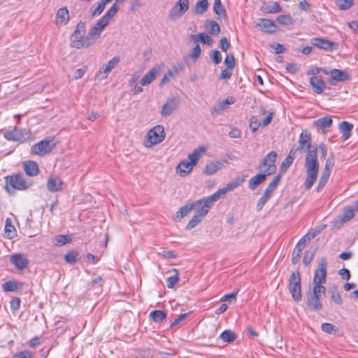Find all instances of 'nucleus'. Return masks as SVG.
I'll return each instance as SVG.
<instances>
[{
    "label": "nucleus",
    "mask_w": 358,
    "mask_h": 358,
    "mask_svg": "<svg viewBox=\"0 0 358 358\" xmlns=\"http://www.w3.org/2000/svg\"><path fill=\"white\" fill-rule=\"evenodd\" d=\"M297 151L304 152V168L306 178L304 183L305 188L310 189L318 176L320 164L317 158V149L312 146L311 135L307 131H303L299 139V146L296 149L292 148L280 166V172L283 173L291 166L295 158Z\"/></svg>",
    "instance_id": "f257e3e1"
},
{
    "label": "nucleus",
    "mask_w": 358,
    "mask_h": 358,
    "mask_svg": "<svg viewBox=\"0 0 358 358\" xmlns=\"http://www.w3.org/2000/svg\"><path fill=\"white\" fill-rule=\"evenodd\" d=\"M205 152L206 149L203 147L194 149L192 153L187 155V159L182 160L178 164L176 168V173L180 177L189 175Z\"/></svg>",
    "instance_id": "f03ea898"
},
{
    "label": "nucleus",
    "mask_w": 358,
    "mask_h": 358,
    "mask_svg": "<svg viewBox=\"0 0 358 358\" xmlns=\"http://www.w3.org/2000/svg\"><path fill=\"white\" fill-rule=\"evenodd\" d=\"M85 23L83 22H80L77 24L76 29L71 36V47L76 49H80L88 48L93 45L92 41H89L88 39L90 38L88 34L85 35Z\"/></svg>",
    "instance_id": "7ed1b4c3"
},
{
    "label": "nucleus",
    "mask_w": 358,
    "mask_h": 358,
    "mask_svg": "<svg viewBox=\"0 0 358 358\" xmlns=\"http://www.w3.org/2000/svg\"><path fill=\"white\" fill-rule=\"evenodd\" d=\"M166 136L164 126L156 125L149 129L143 141V145L147 148H151L155 145L162 142Z\"/></svg>",
    "instance_id": "20e7f679"
},
{
    "label": "nucleus",
    "mask_w": 358,
    "mask_h": 358,
    "mask_svg": "<svg viewBox=\"0 0 358 358\" xmlns=\"http://www.w3.org/2000/svg\"><path fill=\"white\" fill-rule=\"evenodd\" d=\"M326 288L323 285L313 284L311 291L307 293V305L311 309L320 310L322 308L320 298L325 295Z\"/></svg>",
    "instance_id": "39448f33"
},
{
    "label": "nucleus",
    "mask_w": 358,
    "mask_h": 358,
    "mask_svg": "<svg viewBox=\"0 0 358 358\" xmlns=\"http://www.w3.org/2000/svg\"><path fill=\"white\" fill-rule=\"evenodd\" d=\"M31 185L22 176L16 174L6 177V189L9 194H13L15 189L25 190Z\"/></svg>",
    "instance_id": "423d86ee"
},
{
    "label": "nucleus",
    "mask_w": 358,
    "mask_h": 358,
    "mask_svg": "<svg viewBox=\"0 0 358 358\" xmlns=\"http://www.w3.org/2000/svg\"><path fill=\"white\" fill-rule=\"evenodd\" d=\"M289 290L294 301H299L301 299V275L299 271L292 273L289 280Z\"/></svg>",
    "instance_id": "0eeeda50"
},
{
    "label": "nucleus",
    "mask_w": 358,
    "mask_h": 358,
    "mask_svg": "<svg viewBox=\"0 0 358 358\" xmlns=\"http://www.w3.org/2000/svg\"><path fill=\"white\" fill-rule=\"evenodd\" d=\"M277 158V153L275 151L270 152L265 156L262 163L259 164V168L266 175L271 176L275 172L276 166L275 165Z\"/></svg>",
    "instance_id": "6e6552de"
},
{
    "label": "nucleus",
    "mask_w": 358,
    "mask_h": 358,
    "mask_svg": "<svg viewBox=\"0 0 358 358\" xmlns=\"http://www.w3.org/2000/svg\"><path fill=\"white\" fill-rule=\"evenodd\" d=\"M327 262L325 258H321L318 261L317 267L315 271L313 284L324 285L327 280Z\"/></svg>",
    "instance_id": "1a4fd4ad"
},
{
    "label": "nucleus",
    "mask_w": 358,
    "mask_h": 358,
    "mask_svg": "<svg viewBox=\"0 0 358 358\" xmlns=\"http://www.w3.org/2000/svg\"><path fill=\"white\" fill-rule=\"evenodd\" d=\"M180 100L178 97H171L166 99L162 105L160 115L162 117H168L173 115L178 108Z\"/></svg>",
    "instance_id": "9d476101"
},
{
    "label": "nucleus",
    "mask_w": 358,
    "mask_h": 358,
    "mask_svg": "<svg viewBox=\"0 0 358 358\" xmlns=\"http://www.w3.org/2000/svg\"><path fill=\"white\" fill-rule=\"evenodd\" d=\"M192 204L194 206L193 209L195 210V215H199L202 218L206 216L213 205V202L209 200L208 196L197 200L192 203Z\"/></svg>",
    "instance_id": "9b49d317"
},
{
    "label": "nucleus",
    "mask_w": 358,
    "mask_h": 358,
    "mask_svg": "<svg viewBox=\"0 0 358 358\" xmlns=\"http://www.w3.org/2000/svg\"><path fill=\"white\" fill-rule=\"evenodd\" d=\"M54 148V144L49 138H45L34 145L31 148V153L43 156L48 154Z\"/></svg>",
    "instance_id": "f8f14e48"
},
{
    "label": "nucleus",
    "mask_w": 358,
    "mask_h": 358,
    "mask_svg": "<svg viewBox=\"0 0 358 358\" xmlns=\"http://www.w3.org/2000/svg\"><path fill=\"white\" fill-rule=\"evenodd\" d=\"M108 24L101 18L93 25L88 31L89 41H92V45L95 44L98 38L100 37L102 31L106 27Z\"/></svg>",
    "instance_id": "ddd939ff"
},
{
    "label": "nucleus",
    "mask_w": 358,
    "mask_h": 358,
    "mask_svg": "<svg viewBox=\"0 0 358 358\" xmlns=\"http://www.w3.org/2000/svg\"><path fill=\"white\" fill-rule=\"evenodd\" d=\"M355 208H353L350 206L346 207L343 213L332 222L333 227L334 228H340L345 222L352 220L355 216Z\"/></svg>",
    "instance_id": "4468645a"
},
{
    "label": "nucleus",
    "mask_w": 358,
    "mask_h": 358,
    "mask_svg": "<svg viewBox=\"0 0 358 358\" xmlns=\"http://www.w3.org/2000/svg\"><path fill=\"white\" fill-rule=\"evenodd\" d=\"M189 8L188 0H179L171 8L169 17L171 19H176L181 17Z\"/></svg>",
    "instance_id": "2eb2a0df"
},
{
    "label": "nucleus",
    "mask_w": 358,
    "mask_h": 358,
    "mask_svg": "<svg viewBox=\"0 0 358 358\" xmlns=\"http://www.w3.org/2000/svg\"><path fill=\"white\" fill-rule=\"evenodd\" d=\"M119 62L120 58L118 57H114L100 69L97 72L96 77L99 80L106 79L110 72L117 66Z\"/></svg>",
    "instance_id": "dca6fc26"
},
{
    "label": "nucleus",
    "mask_w": 358,
    "mask_h": 358,
    "mask_svg": "<svg viewBox=\"0 0 358 358\" xmlns=\"http://www.w3.org/2000/svg\"><path fill=\"white\" fill-rule=\"evenodd\" d=\"M28 136V132L24 129L15 128L4 133V137L8 141L24 142Z\"/></svg>",
    "instance_id": "f3484780"
},
{
    "label": "nucleus",
    "mask_w": 358,
    "mask_h": 358,
    "mask_svg": "<svg viewBox=\"0 0 358 358\" xmlns=\"http://www.w3.org/2000/svg\"><path fill=\"white\" fill-rule=\"evenodd\" d=\"M70 20L69 11L66 7H62L57 10L55 14V24L57 27L66 25Z\"/></svg>",
    "instance_id": "a211bd4d"
},
{
    "label": "nucleus",
    "mask_w": 358,
    "mask_h": 358,
    "mask_svg": "<svg viewBox=\"0 0 358 358\" xmlns=\"http://www.w3.org/2000/svg\"><path fill=\"white\" fill-rule=\"evenodd\" d=\"M63 185L64 182L59 176L51 175L48 179L46 186L49 192H56L63 189Z\"/></svg>",
    "instance_id": "6ab92c4d"
},
{
    "label": "nucleus",
    "mask_w": 358,
    "mask_h": 358,
    "mask_svg": "<svg viewBox=\"0 0 358 358\" xmlns=\"http://www.w3.org/2000/svg\"><path fill=\"white\" fill-rule=\"evenodd\" d=\"M10 262L18 269H24L29 263L28 259L23 254H15L10 257Z\"/></svg>",
    "instance_id": "aec40b11"
},
{
    "label": "nucleus",
    "mask_w": 358,
    "mask_h": 358,
    "mask_svg": "<svg viewBox=\"0 0 358 358\" xmlns=\"http://www.w3.org/2000/svg\"><path fill=\"white\" fill-rule=\"evenodd\" d=\"M257 26L264 32L272 34L276 31V24L271 20L260 19Z\"/></svg>",
    "instance_id": "412c9836"
},
{
    "label": "nucleus",
    "mask_w": 358,
    "mask_h": 358,
    "mask_svg": "<svg viewBox=\"0 0 358 358\" xmlns=\"http://www.w3.org/2000/svg\"><path fill=\"white\" fill-rule=\"evenodd\" d=\"M313 45L324 50H331L334 48V43L331 41L322 38H313L310 40Z\"/></svg>",
    "instance_id": "4be33fe9"
},
{
    "label": "nucleus",
    "mask_w": 358,
    "mask_h": 358,
    "mask_svg": "<svg viewBox=\"0 0 358 358\" xmlns=\"http://www.w3.org/2000/svg\"><path fill=\"white\" fill-rule=\"evenodd\" d=\"M160 71V66H155L151 69L141 80L142 86H146L151 83L157 76Z\"/></svg>",
    "instance_id": "5701e85b"
},
{
    "label": "nucleus",
    "mask_w": 358,
    "mask_h": 358,
    "mask_svg": "<svg viewBox=\"0 0 358 358\" xmlns=\"http://www.w3.org/2000/svg\"><path fill=\"white\" fill-rule=\"evenodd\" d=\"M236 99L232 96H228L224 100L218 102L215 105L212 110V114H219L222 111L224 110L231 104L234 103Z\"/></svg>",
    "instance_id": "b1692460"
},
{
    "label": "nucleus",
    "mask_w": 358,
    "mask_h": 358,
    "mask_svg": "<svg viewBox=\"0 0 358 358\" xmlns=\"http://www.w3.org/2000/svg\"><path fill=\"white\" fill-rule=\"evenodd\" d=\"M329 73L331 79L337 82H344L350 79V76L343 70L333 69L330 70Z\"/></svg>",
    "instance_id": "393cba45"
},
{
    "label": "nucleus",
    "mask_w": 358,
    "mask_h": 358,
    "mask_svg": "<svg viewBox=\"0 0 358 358\" xmlns=\"http://www.w3.org/2000/svg\"><path fill=\"white\" fill-rule=\"evenodd\" d=\"M310 83L313 88L315 92L317 94H321L326 87L325 83L319 76H313L310 79Z\"/></svg>",
    "instance_id": "a878e982"
},
{
    "label": "nucleus",
    "mask_w": 358,
    "mask_h": 358,
    "mask_svg": "<svg viewBox=\"0 0 358 358\" xmlns=\"http://www.w3.org/2000/svg\"><path fill=\"white\" fill-rule=\"evenodd\" d=\"M23 169L27 175L29 176H36L38 173V166L34 161H27L23 162Z\"/></svg>",
    "instance_id": "bb28decb"
},
{
    "label": "nucleus",
    "mask_w": 358,
    "mask_h": 358,
    "mask_svg": "<svg viewBox=\"0 0 358 358\" xmlns=\"http://www.w3.org/2000/svg\"><path fill=\"white\" fill-rule=\"evenodd\" d=\"M225 162H227V161L212 162L205 166L203 173L208 176L213 175L222 168Z\"/></svg>",
    "instance_id": "cd10ccee"
},
{
    "label": "nucleus",
    "mask_w": 358,
    "mask_h": 358,
    "mask_svg": "<svg viewBox=\"0 0 358 358\" xmlns=\"http://www.w3.org/2000/svg\"><path fill=\"white\" fill-rule=\"evenodd\" d=\"M4 234H5V237L8 239H12L17 236V231L10 218L6 219L5 227H4Z\"/></svg>",
    "instance_id": "c85d7f7f"
},
{
    "label": "nucleus",
    "mask_w": 358,
    "mask_h": 358,
    "mask_svg": "<svg viewBox=\"0 0 358 358\" xmlns=\"http://www.w3.org/2000/svg\"><path fill=\"white\" fill-rule=\"evenodd\" d=\"M266 173L257 174L250 178L248 182V187L250 189L253 190L261 183H262L266 178Z\"/></svg>",
    "instance_id": "c756f323"
},
{
    "label": "nucleus",
    "mask_w": 358,
    "mask_h": 358,
    "mask_svg": "<svg viewBox=\"0 0 358 358\" xmlns=\"http://www.w3.org/2000/svg\"><path fill=\"white\" fill-rule=\"evenodd\" d=\"M353 125L351 123H349L346 121H343L340 123L339 129L344 140H347L350 137Z\"/></svg>",
    "instance_id": "7c9ffc66"
},
{
    "label": "nucleus",
    "mask_w": 358,
    "mask_h": 358,
    "mask_svg": "<svg viewBox=\"0 0 358 358\" xmlns=\"http://www.w3.org/2000/svg\"><path fill=\"white\" fill-rule=\"evenodd\" d=\"M320 231V229H317L315 233H313L312 234H306L303 237H302L299 240V241L296 244L294 249L301 252L304 249L306 243H308L312 238H313L316 236L317 233H318Z\"/></svg>",
    "instance_id": "2f4dec72"
},
{
    "label": "nucleus",
    "mask_w": 358,
    "mask_h": 358,
    "mask_svg": "<svg viewBox=\"0 0 358 358\" xmlns=\"http://www.w3.org/2000/svg\"><path fill=\"white\" fill-rule=\"evenodd\" d=\"M194 208L192 203H187L181 207L176 213L174 217L175 220H180L182 217L187 216Z\"/></svg>",
    "instance_id": "473e14b6"
},
{
    "label": "nucleus",
    "mask_w": 358,
    "mask_h": 358,
    "mask_svg": "<svg viewBox=\"0 0 358 358\" xmlns=\"http://www.w3.org/2000/svg\"><path fill=\"white\" fill-rule=\"evenodd\" d=\"M332 124V120L329 117H324L315 120L313 125L317 129H324L329 128Z\"/></svg>",
    "instance_id": "72a5a7b5"
},
{
    "label": "nucleus",
    "mask_w": 358,
    "mask_h": 358,
    "mask_svg": "<svg viewBox=\"0 0 358 358\" xmlns=\"http://www.w3.org/2000/svg\"><path fill=\"white\" fill-rule=\"evenodd\" d=\"M119 9L120 6H117L116 4L113 3L107 10V12L103 15L101 19L108 24L110 20L117 14Z\"/></svg>",
    "instance_id": "f704fd0d"
},
{
    "label": "nucleus",
    "mask_w": 358,
    "mask_h": 358,
    "mask_svg": "<svg viewBox=\"0 0 358 358\" xmlns=\"http://www.w3.org/2000/svg\"><path fill=\"white\" fill-rule=\"evenodd\" d=\"M331 300L337 305H341L343 303L342 298L338 292L337 287L336 285H333L331 287L328 291Z\"/></svg>",
    "instance_id": "c9c22d12"
},
{
    "label": "nucleus",
    "mask_w": 358,
    "mask_h": 358,
    "mask_svg": "<svg viewBox=\"0 0 358 358\" xmlns=\"http://www.w3.org/2000/svg\"><path fill=\"white\" fill-rule=\"evenodd\" d=\"M280 178H281V175L280 174H278L277 176H275L272 181L268 184L267 188L266 189L264 193L267 195H269V196H271V194L273 193V192L275 189V188L277 187L280 180Z\"/></svg>",
    "instance_id": "e433bc0d"
},
{
    "label": "nucleus",
    "mask_w": 358,
    "mask_h": 358,
    "mask_svg": "<svg viewBox=\"0 0 358 358\" xmlns=\"http://www.w3.org/2000/svg\"><path fill=\"white\" fill-rule=\"evenodd\" d=\"M220 338L225 343H231L236 340V334L230 329L224 331L220 336Z\"/></svg>",
    "instance_id": "4c0bfd02"
},
{
    "label": "nucleus",
    "mask_w": 358,
    "mask_h": 358,
    "mask_svg": "<svg viewBox=\"0 0 358 358\" xmlns=\"http://www.w3.org/2000/svg\"><path fill=\"white\" fill-rule=\"evenodd\" d=\"M206 28L208 30L209 33L213 35H217L220 31V25L213 20L208 21L206 24Z\"/></svg>",
    "instance_id": "58836bf2"
},
{
    "label": "nucleus",
    "mask_w": 358,
    "mask_h": 358,
    "mask_svg": "<svg viewBox=\"0 0 358 358\" xmlns=\"http://www.w3.org/2000/svg\"><path fill=\"white\" fill-rule=\"evenodd\" d=\"M208 6V2L207 0H201L198 1L194 7V12L196 14H203L206 11Z\"/></svg>",
    "instance_id": "ea45409f"
},
{
    "label": "nucleus",
    "mask_w": 358,
    "mask_h": 358,
    "mask_svg": "<svg viewBox=\"0 0 358 358\" xmlns=\"http://www.w3.org/2000/svg\"><path fill=\"white\" fill-rule=\"evenodd\" d=\"M166 314L163 310H154L150 313V317L155 322H160L166 318Z\"/></svg>",
    "instance_id": "a19ab883"
},
{
    "label": "nucleus",
    "mask_w": 358,
    "mask_h": 358,
    "mask_svg": "<svg viewBox=\"0 0 358 358\" xmlns=\"http://www.w3.org/2000/svg\"><path fill=\"white\" fill-rule=\"evenodd\" d=\"M227 192H227L226 187H224L223 188L219 189L214 194H213L212 195H210L208 197L209 198V200L213 202V203H214L215 201L219 200L221 197L224 196Z\"/></svg>",
    "instance_id": "79ce46f5"
},
{
    "label": "nucleus",
    "mask_w": 358,
    "mask_h": 358,
    "mask_svg": "<svg viewBox=\"0 0 358 358\" xmlns=\"http://www.w3.org/2000/svg\"><path fill=\"white\" fill-rule=\"evenodd\" d=\"M173 271L175 274L172 276H170L167 278V287L169 288H173L176 284L179 281V273L178 269L173 268Z\"/></svg>",
    "instance_id": "37998d69"
},
{
    "label": "nucleus",
    "mask_w": 358,
    "mask_h": 358,
    "mask_svg": "<svg viewBox=\"0 0 358 358\" xmlns=\"http://www.w3.org/2000/svg\"><path fill=\"white\" fill-rule=\"evenodd\" d=\"M276 20L283 25H292L294 23V20L289 15H280L277 17Z\"/></svg>",
    "instance_id": "c03bdc74"
},
{
    "label": "nucleus",
    "mask_w": 358,
    "mask_h": 358,
    "mask_svg": "<svg viewBox=\"0 0 358 358\" xmlns=\"http://www.w3.org/2000/svg\"><path fill=\"white\" fill-rule=\"evenodd\" d=\"M105 6L103 3L99 2L97 6H92L90 8V13L92 17H96L101 14V13L105 9Z\"/></svg>",
    "instance_id": "a18cd8bd"
},
{
    "label": "nucleus",
    "mask_w": 358,
    "mask_h": 358,
    "mask_svg": "<svg viewBox=\"0 0 358 358\" xmlns=\"http://www.w3.org/2000/svg\"><path fill=\"white\" fill-rule=\"evenodd\" d=\"M178 71L176 68L173 69H169L166 73H164L162 79L160 81V85L162 86L165 85L166 83L169 81L171 78H172L176 73H177Z\"/></svg>",
    "instance_id": "49530a36"
},
{
    "label": "nucleus",
    "mask_w": 358,
    "mask_h": 358,
    "mask_svg": "<svg viewBox=\"0 0 358 358\" xmlns=\"http://www.w3.org/2000/svg\"><path fill=\"white\" fill-rule=\"evenodd\" d=\"M213 10L217 15L225 16L226 12L220 0H214Z\"/></svg>",
    "instance_id": "de8ad7c7"
},
{
    "label": "nucleus",
    "mask_w": 358,
    "mask_h": 358,
    "mask_svg": "<svg viewBox=\"0 0 358 358\" xmlns=\"http://www.w3.org/2000/svg\"><path fill=\"white\" fill-rule=\"evenodd\" d=\"M2 289L4 292H15L17 289V282L16 281H8L3 284Z\"/></svg>",
    "instance_id": "09e8293b"
},
{
    "label": "nucleus",
    "mask_w": 358,
    "mask_h": 358,
    "mask_svg": "<svg viewBox=\"0 0 358 358\" xmlns=\"http://www.w3.org/2000/svg\"><path fill=\"white\" fill-rule=\"evenodd\" d=\"M203 218L194 214V215L192 217L189 222L186 225V229L190 230L194 228L198 224H199Z\"/></svg>",
    "instance_id": "8fccbe9b"
},
{
    "label": "nucleus",
    "mask_w": 358,
    "mask_h": 358,
    "mask_svg": "<svg viewBox=\"0 0 358 358\" xmlns=\"http://www.w3.org/2000/svg\"><path fill=\"white\" fill-rule=\"evenodd\" d=\"M55 244L58 245H64L71 241V238L68 235H58L55 236Z\"/></svg>",
    "instance_id": "3c124183"
},
{
    "label": "nucleus",
    "mask_w": 358,
    "mask_h": 358,
    "mask_svg": "<svg viewBox=\"0 0 358 358\" xmlns=\"http://www.w3.org/2000/svg\"><path fill=\"white\" fill-rule=\"evenodd\" d=\"M243 181H244V179L241 178H237L234 180L229 182L226 185L225 187H226L227 192L232 191L233 189H234L235 188H236L239 185H241L243 182Z\"/></svg>",
    "instance_id": "603ef678"
},
{
    "label": "nucleus",
    "mask_w": 358,
    "mask_h": 358,
    "mask_svg": "<svg viewBox=\"0 0 358 358\" xmlns=\"http://www.w3.org/2000/svg\"><path fill=\"white\" fill-rule=\"evenodd\" d=\"M238 289L231 292V293H229V294H224L221 299H220V301L224 302V301H228L229 303H232V302H235L236 301V295L238 292Z\"/></svg>",
    "instance_id": "864d4df0"
},
{
    "label": "nucleus",
    "mask_w": 358,
    "mask_h": 358,
    "mask_svg": "<svg viewBox=\"0 0 358 358\" xmlns=\"http://www.w3.org/2000/svg\"><path fill=\"white\" fill-rule=\"evenodd\" d=\"M336 4L341 10H346L352 5V0H336Z\"/></svg>",
    "instance_id": "5fc2aeb1"
},
{
    "label": "nucleus",
    "mask_w": 358,
    "mask_h": 358,
    "mask_svg": "<svg viewBox=\"0 0 358 358\" xmlns=\"http://www.w3.org/2000/svg\"><path fill=\"white\" fill-rule=\"evenodd\" d=\"M321 328L324 332L327 334H335L337 332V328L330 323H323Z\"/></svg>",
    "instance_id": "6e6d98bb"
},
{
    "label": "nucleus",
    "mask_w": 358,
    "mask_h": 358,
    "mask_svg": "<svg viewBox=\"0 0 358 358\" xmlns=\"http://www.w3.org/2000/svg\"><path fill=\"white\" fill-rule=\"evenodd\" d=\"M315 256V250H308L306 251L303 258V262L305 265H308L311 261L313 260Z\"/></svg>",
    "instance_id": "4d7b16f0"
},
{
    "label": "nucleus",
    "mask_w": 358,
    "mask_h": 358,
    "mask_svg": "<svg viewBox=\"0 0 358 358\" xmlns=\"http://www.w3.org/2000/svg\"><path fill=\"white\" fill-rule=\"evenodd\" d=\"M78 254L75 252H70L65 255L64 259L69 264H74L78 261Z\"/></svg>",
    "instance_id": "13d9d810"
},
{
    "label": "nucleus",
    "mask_w": 358,
    "mask_h": 358,
    "mask_svg": "<svg viewBox=\"0 0 358 358\" xmlns=\"http://www.w3.org/2000/svg\"><path fill=\"white\" fill-rule=\"evenodd\" d=\"M270 50L275 54H279L284 52L285 49L281 44L273 43L270 45Z\"/></svg>",
    "instance_id": "bf43d9fd"
},
{
    "label": "nucleus",
    "mask_w": 358,
    "mask_h": 358,
    "mask_svg": "<svg viewBox=\"0 0 358 358\" xmlns=\"http://www.w3.org/2000/svg\"><path fill=\"white\" fill-rule=\"evenodd\" d=\"M270 198L271 196H269V195H267L265 193H264L263 196L259 199L257 204V210L258 211L261 210Z\"/></svg>",
    "instance_id": "052dcab7"
},
{
    "label": "nucleus",
    "mask_w": 358,
    "mask_h": 358,
    "mask_svg": "<svg viewBox=\"0 0 358 358\" xmlns=\"http://www.w3.org/2000/svg\"><path fill=\"white\" fill-rule=\"evenodd\" d=\"M199 38H200V42L210 45L213 41V39L206 34L204 33H200Z\"/></svg>",
    "instance_id": "680f3d73"
},
{
    "label": "nucleus",
    "mask_w": 358,
    "mask_h": 358,
    "mask_svg": "<svg viewBox=\"0 0 358 358\" xmlns=\"http://www.w3.org/2000/svg\"><path fill=\"white\" fill-rule=\"evenodd\" d=\"M262 125V123H259L257 120V118L255 116H252L250 118V128L251 131L255 133L258 127Z\"/></svg>",
    "instance_id": "e2e57ef3"
},
{
    "label": "nucleus",
    "mask_w": 358,
    "mask_h": 358,
    "mask_svg": "<svg viewBox=\"0 0 358 358\" xmlns=\"http://www.w3.org/2000/svg\"><path fill=\"white\" fill-rule=\"evenodd\" d=\"M335 161L333 154H331L325 162V165L324 169H327L329 170H332L333 167L334 166Z\"/></svg>",
    "instance_id": "0e129e2a"
},
{
    "label": "nucleus",
    "mask_w": 358,
    "mask_h": 358,
    "mask_svg": "<svg viewBox=\"0 0 358 358\" xmlns=\"http://www.w3.org/2000/svg\"><path fill=\"white\" fill-rule=\"evenodd\" d=\"M224 64L228 69L234 68L235 65V59L233 55H227L224 59Z\"/></svg>",
    "instance_id": "69168bd1"
},
{
    "label": "nucleus",
    "mask_w": 358,
    "mask_h": 358,
    "mask_svg": "<svg viewBox=\"0 0 358 358\" xmlns=\"http://www.w3.org/2000/svg\"><path fill=\"white\" fill-rule=\"evenodd\" d=\"M210 57L215 64H220L222 61V55L218 50H213Z\"/></svg>",
    "instance_id": "338daca9"
},
{
    "label": "nucleus",
    "mask_w": 358,
    "mask_h": 358,
    "mask_svg": "<svg viewBox=\"0 0 358 358\" xmlns=\"http://www.w3.org/2000/svg\"><path fill=\"white\" fill-rule=\"evenodd\" d=\"M13 358H32V354L27 350L21 351L15 354Z\"/></svg>",
    "instance_id": "774afa93"
}]
</instances>
